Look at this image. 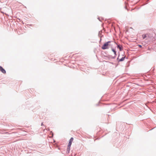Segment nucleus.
Instances as JSON below:
<instances>
[{
  "label": "nucleus",
  "mask_w": 156,
  "mask_h": 156,
  "mask_svg": "<svg viewBox=\"0 0 156 156\" xmlns=\"http://www.w3.org/2000/svg\"><path fill=\"white\" fill-rule=\"evenodd\" d=\"M110 41H108L104 44L101 47L102 49L105 50L108 48V46L109 43H110Z\"/></svg>",
  "instance_id": "obj_1"
},
{
  "label": "nucleus",
  "mask_w": 156,
  "mask_h": 156,
  "mask_svg": "<svg viewBox=\"0 0 156 156\" xmlns=\"http://www.w3.org/2000/svg\"><path fill=\"white\" fill-rule=\"evenodd\" d=\"M112 50L114 52L115 55V56H114L112 57L111 58L112 59H114L115 58L116 56L117 55L116 51H115V50L113 48H112Z\"/></svg>",
  "instance_id": "obj_2"
},
{
  "label": "nucleus",
  "mask_w": 156,
  "mask_h": 156,
  "mask_svg": "<svg viewBox=\"0 0 156 156\" xmlns=\"http://www.w3.org/2000/svg\"><path fill=\"white\" fill-rule=\"evenodd\" d=\"M73 140V137L69 140L68 145L69 146H71L72 144V143Z\"/></svg>",
  "instance_id": "obj_3"
},
{
  "label": "nucleus",
  "mask_w": 156,
  "mask_h": 156,
  "mask_svg": "<svg viewBox=\"0 0 156 156\" xmlns=\"http://www.w3.org/2000/svg\"><path fill=\"white\" fill-rule=\"evenodd\" d=\"M0 70L3 73H6L5 70L1 66H0Z\"/></svg>",
  "instance_id": "obj_4"
},
{
  "label": "nucleus",
  "mask_w": 156,
  "mask_h": 156,
  "mask_svg": "<svg viewBox=\"0 0 156 156\" xmlns=\"http://www.w3.org/2000/svg\"><path fill=\"white\" fill-rule=\"evenodd\" d=\"M117 48L119 49L120 51H122L123 49V47L120 44H118Z\"/></svg>",
  "instance_id": "obj_5"
},
{
  "label": "nucleus",
  "mask_w": 156,
  "mask_h": 156,
  "mask_svg": "<svg viewBox=\"0 0 156 156\" xmlns=\"http://www.w3.org/2000/svg\"><path fill=\"white\" fill-rule=\"evenodd\" d=\"M125 58V56L122 57L121 59H119V60L118 61V62H122V61H123L124 60Z\"/></svg>",
  "instance_id": "obj_6"
},
{
  "label": "nucleus",
  "mask_w": 156,
  "mask_h": 156,
  "mask_svg": "<svg viewBox=\"0 0 156 156\" xmlns=\"http://www.w3.org/2000/svg\"><path fill=\"white\" fill-rule=\"evenodd\" d=\"M70 147H71V146H69V145L68 146L67 148V151H68V153H69V152Z\"/></svg>",
  "instance_id": "obj_7"
},
{
  "label": "nucleus",
  "mask_w": 156,
  "mask_h": 156,
  "mask_svg": "<svg viewBox=\"0 0 156 156\" xmlns=\"http://www.w3.org/2000/svg\"><path fill=\"white\" fill-rule=\"evenodd\" d=\"M142 36L143 39H145L147 37L146 34H143Z\"/></svg>",
  "instance_id": "obj_8"
},
{
  "label": "nucleus",
  "mask_w": 156,
  "mask_h": 156,
  "mask_svg": "<svg viewBox=\"0 0 156 156\" xmlns=\"http://www.w3.org/2000/svg\"><path fill=\"white\" fill-rule=\"evenodd\" d=\"M138 46H139V47H142V46L141 45H139Z\"/></svg>",
  "instance_id": "obj_9"
},
{
  "label": "nucleus",
  "mask_w": 156,
  "mask_h": 156,
  "mask_svg": "<svg viewBox=\"0 0 156 156\" xmlns=\"http://www.w3.org/2000/svg\"><path fill=\"white\" fill-rule=\"evenodd\" d=\"M43 123H42H42H41V126H43Z\"/></svg>",
  "instance_id": "obj_10"
},
{
  "label": "nucleus",
  "mask_w": 156,
  "mask_h": 156,
  "mask_svg": "<svg viewBox=\"0 0 156 156\" xmlns=\"http://www.w3.org/2000/svg\"><path fill=\"white\" fill-rule=\"evenodd\" d=\"M98 19H99V21H101V20H100V19H99V18H98Z\"/></svg>",
  "instance_id": "obj_11"
},
{
  "label": "nucleus",
  "mask_w": 156,
  "mask_h": 156,
  "mask_svg": "<svg viewBox=\"0 0 156 156\" xmlns=\"http://www.w3.org/2000/svg\"><path fill=\"white\" fill-rule=\"evenodd\" d=\"M101 38L100 40V41H101Z\"/></svg>",
  "instance_id": "obj_12"
},
{
  "label": "nucleus",
  "mask_w": 156,
  "mask_h": 156,
  "mask_svg": "<svg viewBox=\"0 0 156 156\" xmlns=\"http://www.w3.org/2000/svg\"><path fill=\"white\" fill-rule=\"evenodd\" d=\"M52 133V136H53V134Z\"/></svg>",
  "instance_id": "obj_13"
},
{
  "label": "nucleus",
  "mask_w": 156,
  "mask_h": 156,
  "mask_svg": "<svg viewBox=\"0 0 156 156\" xmlns=\"http://www.w3.org/2000/svg\"><path fill=\"white\" fill-rule=\"evenodd\" d=\"M119 59V58L118 57L117 58V60H118Z\"/></svg>",
  "instance_id": "obj_14"
},
{
  "label": "nucleus",
  "mask_w": 156,
  "mask_h": 156,
  "mask_svg": "<svg viewBox=\"0 0 156 156\" xmlns=\"http://www.w3.org/2000/svg\"><path fill=\"white\" fill-rule=\"evenodd\" d=\"M133 10V9H132L131 10L132 11V10Z\"/></svg>",
  "instance_id": "obj_15"
}]
</instances>
